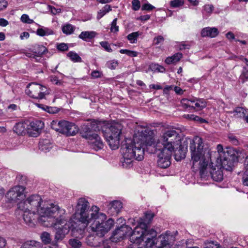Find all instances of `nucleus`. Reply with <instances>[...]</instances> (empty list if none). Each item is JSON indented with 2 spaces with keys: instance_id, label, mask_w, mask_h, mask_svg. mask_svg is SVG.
Returning <instances> with one entry per match:
<instances>
[{
  "instance_id": "nucleus-1",
  "label": "nucleus",
  "mask_w": 248,
  "mask_h": 248,
  "mask_svg": "<svg viewBox=\"0 0 248 248\" xmlns=\"http://www.w3.org/2000/svg\"><path fill=\"white\" fill-rule=\"evenodd\" d=\"M178 135L175 130H168L156 140L152 130L140 127L132 139H125L122 146L123 167L130 168L133 159L142 160L144 158L145 146H153L157 157L158 166L163 169L168 168L170 164L172 152L180 144Z\"/></svg>"
},
{
  "instance_id": "nucleus-2",
  "label": "nucleus",
  "mask_w": 248,
  "mask_h": 248,
  "mask_svg": "<svg viewBox=\"0 0 248 248\" xmlns=\"http://www.w3.org/2000/svg\"><path fill=\"white\" fill-rule=\"evenodd\" d=\"M96 206H92L90 209V204L85 198L78 199L76 207L75 213L73 217L77 220L78 225L72 229L73 234L77 238H82L86 229L90 225L92 231L100 237H103L114 225V220L107 219V216L99 212Z\"/></svg>"
},
{
  "instance_id": "nucleus-3",
  "label": "nucleus",
  "mask_w": 248,
  "mask_h": 248,
  "mask_svg": "<svg viewBox=\"0 0 248 248\" xmlns=\"http://www.w3.org/2000/svg\"><path fill=\"white\" fill-rule=\"evenodd\" d=\"M190 150L193 167L194 169H199L201 177H205L208 170L212 179L215 182L217 181V158L216 156L213 157L209 150H203L202 138L196 136L190 141Z\"/></svg>"
},
{
  "instance_id": "nucleus-4",
  "label": "nucleus",
  "mask_w": 248,
  "mask_h": 248,
  "mask_svg": "<svg viewBox=\"0 0 248 248\" xmlns=\"http://www.w3.org/2000/svg\"><path fill=\"white\" fill-rule=\"evenodd\" d=\"M59 207L57 205L43 201L38 195H31L25 201L17 203L18 210L30 211L32 215L37 214L39 216L38 221L41 224L45 222L48 217L57 214Z\"/></svg>"
},
{
  "instance_id": "nucleus-5",
  "label": "nucleus",
  "mask_w": 248,
  "mask_h": 248,
  "mask_svg": "<svg viewBox=\"0 0 248 248\" xmlns=\"http://www.w3.org/2000/svg\"><path fill=\"white\" fill-rule=\"evenodd\" d=\"M153 217L154 214L152 212H147L143 218L137 220L138 224L130 236L132 245H140L143 242L146 248H153L155 242L157 232L153 229L148 228V225Z\"/></svg>"
},
{
  "instance_id": "nucleus-6",
  "label": "nucleus",
  "mask_w": 248,
  "mask_h": 248,
  "mask_svg": "<svg viewBox=\"0 0 248 248\" xmlns=\"http://www.w3.org/2000/svg\"><path fill=\"white\" fill-rule=\"evenodd\" d=\"M57 212L58 213L55 215L48 217L46 221L42 224L45 227H53L55 229V242L53 244L54 246H57V242L62 240L68 234L70 230H71L72 236H74L73 234L72 229L78 225L77 223L73 222L72 219H68L64 209L59 207ZM75 237H77L76 236Z\"/></svg>"
},
{
  "instance_id": "nucleus-7",
  "label": "nucleus",
  "mask_w": 248,
  "mask_h": 248,
  "mask_svg": "<svg viewBox=\"0 0 248 248\" xmlns=\"http://www.w3.org/2000/svg\"><path fill=\"white\" fill-rule=\"evenodd\" d=\"M105 121L94 120L91 123L92 129L94 131L102 130L107 143L112 150L118 149L120 145V137L122 133V126L119 124L111 125L109 127H103Z\"/></svg>"
},
{
  "instance_id": "nucleus-8",
  "label": "nucleus",
  "mask_w": 248,
  "mask_h": 248,
  "mask_svg": "<svg viewBox=\"0 0 248 248\" xmlns=\"http://www.w3.org/2000/svg\"><path fill=\"white\" fill-rule=\"evenodd\" d=\"M241 152L240 150L232 147L223 148L218 144V161L219 160L220 168L226 170L231 171L234 164L238 162Z\"/></svg>"
},
{
  "instance_id": "nucleus-9",
  "label": "nucleus",
  "mask_w": 248,
  "mask_h": 248,
  "mask_svg": "<svg viewBox=\"0 0 248 248\" xmlns=\"http://www.w3.org/2000/svg\"><path fill=\"white\" fill-rule=\"evenodd\" d=\"M50 125L53 129L67 136L75 135L78 131V128L75 124L65 120H53Z\"/></svg>"
},
{
  "instance_id": "nucleus-10",
  "label": "nucleus",
  "mask_w": 248,
  "mask_h": 248,
  "mask_svg": "<svg viewBox=\"0 0 248 248\" xmlns=\"http://www.w3.org/2000/svg\"><path fill=\"white\" fill-rule=\"evenodd\" d=\"M26 93L31 97L37 99H42L48 94L47 88L45 86L36 83L29 84Z\"/></svg>"
},
{
  "instance_id": "nucleus-11",
  "label": "nucleus",
  "mask_w": 248,
  "mask_h": 248,
  "mask_svg": "<svg viewBox=\"0 0 248 248\" xmlns=\"http://www.w3.org/2000/svg\"><path fill=\"white\" fill-rule=\"evenodd\" d=\"M117 223H121L124 224V220L123 218H119L117 219ZM133 232L132 231V228L129 227L128 225L123 224L119 227H117L115 230L113 232L112 236H111V240L113 242H117L123 239V238L126 235L129 236L130 239V236Z\"/></svg>"
},
{
  "instance_id": "nucleus-12",
  "label": "nucleus",
  "mask_w": 248,
  "mask_h": 248,
  "mask_svg": "<svg viewBox=\"0 0 248 248\" xmlns=\"http://www.w3.org/2000/svg\"><path fill=\"white\" fill-rule=\"evenodd\" d=\"M25 187L21 186H16L10 189L6 195V199L11 203L22 202L25 198Z\"/></svg>"
},
{
  "instance_id": "nucleus-13",
  "label": "nucleus",
  "mask_w": 248,
  "mask_h": 248,
  "mask_svg": "<svg viewBox=\"0 0 248 248\" xmlns=\"http://www.w3.org/2000/svg\"><path fill=\"white\" fill-rule=\"evenodd\" d=\"M47 51V48L43 45H35L33 46L32 50L30 52H27L26 56L35 59L36 62H38L44 53Z\"/></svg>"
},
{
  "instance_id": "nucleus-14",
  "label": "nucleus",
  "mask_w": 248,
  "mask_h": 248,
  "mask_svg": "<svg viewBox=\"0 0 248 248\" xmlns=\"http://www.w3.org/2000/svg\"><path fill=\"white\" fill-rule=\"evenodd\" d=\"M87 138L89 140V143L92 149L98 151L103 148V142L97 134H88Z\"/></svg>"
},
{
  "instance_id": "nucleus-15",
  "label": "nucleus",
  "mask_w": 248,
  "mask_h": 248,
  "mask_svg": "<svg viewBox=\"0 0 248 248\" xmlns=\"http://www.w3.org/2000/svg\"><path fill=\"white\" fill-rule=\"evenodd\" d=\"M23 213V219L25 223L31 227H33L36 222L35 219L37 214H31V212L27 210H21Z\"/></svg>"
},
{
  "instance_id": "nucleus-16",
  "label": "nucleus",
  "mask_w": 248,
  "mask_h": 248,
  "mask_svg": "<svg viewBox=\"0 0 248 248\" xmlns=\"http://www.w3.org/2000/svg\"><path fill=\"white\" fill-rule=\"evenodd\" d=\"M123 207L122 203L119 201H114L109 204L108 213L111 215L118 214Z\"/></svg>"
},
{
  "instance_id": "nucleus-17",
  "label": "nucleus",
  "mask_w": 248,
  "mask_h": 248,
  "mask_svg": "<svg viewBox=\"0 0 248 248\" xmlns=\"http://www.w3.org/2000/svg\"><path fill=\"white\" fill-rule=\"evenodd\" d=\"M202 37H215L217 35V29L216 28L206 27L201 31Z\"/></svg>"
},
{
  "instance_id": "nucleus-18",
  "label": "nucleus",
  "mask_w": 248,
  "mask_h": 248,
  "mask_svg": "<svg viewBox=\"0 0 248 248\" xmlns=\"http://www.w3.org/2000/svg\"><path fill=\"white\" fill-rule=\"evenodd\" d=\"M52 143L47 139L42 140L39 143V149L46 153L49 152L52 149Z\"/></svg>"
},
{
  "instance_id": "nucleus-19",
  "label": "nucleus",
  "mask_w": 248,
  "mask_h": 248,
  "mask_svg": "<svg viewBox=\"0 0 248 248\" xmlns=\"http://www.w3.org/2000/svg\"><path fill=\"white\" fill-rule=\"evenodd\" d=\"M96 35L97 33L94 31H83L78 35V38L85 41H89Z\"/></svg>"
},
{
  "instance_id": "nucleus-20",
  "label": "nucleus",
  "mask_w": 248,
  "mask_h": 248,
  "mask_svg": "<svg viewBox=\"0 0 248 248\" xmlns=\"http://www.w3.org/2000/svg\"><path fill=\"white\" fill-rule=\"evenodd\" d=\"M183 54L180 52H178L171 56H169L166 58L165 62L167 64H175L182 58Z\"/></svg>"
},
{
  "instance_id": "nucleus-21",
  "label": "nucleus",
  "mask_w": 248,
  "mask_h": 248,
  "mask_svg": "<svg viewBox=\"0 0 248 248\" xmlns=\"http://www.w3.org/2000/svg\"><path fill=\"white\" fill-rule=\"evenodd\" d=\"M196 99H187L183 98L181 101L182 106L185 108L191 110L194 108V104L195 103Z\"/></svg>"
},
{
  "instance_id": "nucleus-22",
  "label": "nucleus",
  "mask_w": 248,
  "mask_h": 248,
  "mask_svg": "<svg viewBox=\"0 0 248 248\" xmlns=\"http://www.w3.org/2000/svg\"><path fill=\"white\" fill-rule=\"evenodd\" d=\"M41 244L34 240L27 241L22 244L20 248H41Z\"/></svg>"
},
{
  "instance_id": "nucleus-23",
  "label": "nucleus",
  "mask_w": 248,
  "mask_h": 248,
  "mask_svg": "<svg viewBox=\"0 0 248 248\" xmlns=\"http://www.w3.org/2000/svg\"><path fill=\"white\" fill-rule=\"evenodd\" d=\"M233 115L237 118H244L248 114L247 110L243 107H237L233 111Z\"/></svg>"
},
{
  "instance_id": "nucleus-24",
  "label": "nucleus",
  "mask_w": 248,
  "mask_h": 248,
  "mask_svg": "<svg viewBox=\"0 0 248 248\" xmlns=\"http://www.w3.org/2000/svg\"><path fill=\"white\" fill-rule=\"evenodd\" d=\"M53 33V31L51 29L46 27L39 28L36 31V34L40 36H47Z\"/></svg>"
},
{
  "instance_id": "nucleus-25",
  "label": "nucleus",
  "mask_w": 248,
  "mask_h": 248,
  "mask_svg": "<svg viewBox=\"0 0 248 248\" xmlns=\"http://www.w3.org/2000/svg\"><path fill=\"white\" fill-rule=\"evenodd\" d=\"M112 10V8L109 5H105L101 10L97 12L96 18L99 20L103 17L107 13H108Z\"/></svg>"
},
{
  "instance_id": "nucleus-26",
  "label": "nucleus",
  "mask_w": 248,
  "mask_h": 248,
  "mask_svg": "<svg viewBox=\"0 0 248 248\" xmlns=\"http://www.w3.org/2000/svg\"><path fill=\"white\" fill-rule=\"evenodd\" d=\"M37 105L39 108L49 113L54 114L59 112V109L56 107H48L47 106L39 104H37Z\"/></svg>"
},
{
  "instance_id": "nucleus-27",
  "label": "nucleus",
  "mask_w": 248,
  "mask_h": 248,
  "mask_svg": "<svg viewBox=\"0 0 248 248\" xmlns=\"http://www.w3.org/2000/svg\"><path fill=\"white\" fill-rule=\"evenodd\" d=\"M13 130L18 135H22L25 133L26 128L23 123L16 124L14 127Z\"/></svg>"
},
{
  "instance_id": "nucleus-28",
  "label": "nucleus",
  "mask_w": 248,
  "mask_h": 248,
  "mask_svg": "<svg viewBox=\"0 0 248 248\" xmlns=\"http://www.w3.org/2000/svg\"><path fill=\"white\" fill-rule=\"evenodd\" d=\"M245 165V171L243 176V183L244 185L248 186V156L246 158Z\"/></svg>"
},
{
  "instance_id": "nucleus-29",
  "label": "nucleus",
  "mask_w": 248,
  "mask_h": 248,
  "mask_svg": "<svg viewBox=\"0 0 248 248\" xmlns=\"http://www.w3.org/2000/svg\"><path fill=\"white\" fill-rule=\"evenodd\" d=\"M31 127L33 130L38 131L44 126V124L40 121H35L30 123Z\"/></svg>"
},
{
  "instance_id": "nucleus-30",
  "label": "nucleus",
  "mask_w": 248,
  "mask_h": 248,
  "mask_svg": "<svg viewBox=\"0 0 248 248\" xmlns=\"http://www.w3.org/2000/svg\"><path fill=\"white\" fill-rule=\"evenodd\" d=\"M214 7L212 5L207 4L203 6L202 13L204 17H207L213 12Z\"/></svg>"
},
{
  "instance_id": "nucleus-31",
  "label": "nucleus",
  "mask_w": 248,
  "mask_h": 248,
  "mask_svg": "<svg viewBox=\"0 0 248 248\" xmlns=\"http://www.w3.org/2000/svg\"><path fill=\"white\" fill-rule=\"evenodd\" d=\"M140 34L138 31L130 33L127 36V39L130 43H136L137 41V38Z\"/></svg>"
},
{
  "instance_id": "nucleus-32",
  "label": "nucleus",
  "mask_w": 248,
  "mask_h": 248,
  "mask_svg": "<svg viewBox=\"0 0 248 248\" xmlns=\"http://www.w3.org/2000/svg\"><path fill=\"white\" fill-rule=\"evenodd\" d=\"M151 70L154 72L163 73L165 71V68L158 64L152 63L150 65Z\"/></svg>"
},
{
  "instance_id": "nucleus-33",
  "label": "nucleus",
  "mask_w": 248,
  "mask_h": 248,
  "mask_svg": "<svg viewBox=\"0 0 248 248\" xmlns=\"http://www.w3.org/2000/svg\"><path fill=\"white\" fill-rule=\"evenodd\" d=\"M67 56L74 62H81V58L78 55L73 51L68 52L67 54Z\"/></svg>"
},
{
  "instance_id": "nucleus-34",
  "label": "nucleus",
  "mask_w": 248,
  "mask_h": 248,
  "mask_svg": "<svg viewBox=\"0 0 248 248\" xmlns=\"http://www.w3.org/2000/svg\"><path fill=\"white\" fill-rule=\"evenodd\" d=\"M194 107V109H196V110H201L206 107V103L202 100L196 99Z\"/></svg>"
},
{
  "instance_id": "nucleus-35",
  "label": "nucleus",
  "mask_w": 248,
  "mask_h": 248,
  "mask_svg": "<svg viewBox=\"0 0 248 248\" xmlns=\"http://www.w3.org/2000/svg\"><path fill=\"white\" fill-rule=\"evenodd\" d=\"M41 239L45 244H49L51 241L50 234L47 232H44L41 234Z\"/></svg>"
},
{
  "instance_id": "nucleus-36",
  "label": "nucleus",
  "mask_w": 248,
  "mask_h": 248,
  "mask_svg": "<svg viewBox=\"0 0 248 248\" xmlns=\"http://www.w3.org/2000/svg\"><path fill=\"white\" fill-rule=\"evenodd\" d=\"M248 80V70L246 67L243 68L242 74L239 77V80L243 83Z\"/></svg>"
},
{
  "instance_id": "nucleus-37",
  "label": "nucleus",
  "mask_w": 248,
  "mask_h": 248,
  "mask_svg": "<svg viewBox=\"0 0 248 248\" xmlns=\"http://www.w3.org/2000/svg\"><path fill=\"white\" fill-rule=\"evenodd\" d=\"M184 3V0H172L170 2V7L173 8H178L182 6Z\"/></svg>"
},
{
  "instance_id": "nucleus-38",
  "label": "nucleus",
  "mask_w": 248,
  "mask_h": 248,
  "mask_svg": "<svg viewBox=\"0 0 248 248\" xmlns=\"http://www.w3.org/2000/svg\"><path fill=\"white\" fill-rule=\"evenodd\" d=\"M62 31L66 34H71L74 31V27L71 24H67L63 26Z\"/></svg>"
},
{
  "instance_id": "nucleus-39",
  "label": "nucleus",
  "mask_w": 248,
  "mask_h": 248,
  "mask_svg": "<svg viewBox=\"0 0 248 248\" xmlns=\"http://www.w3.org/2000/svg\"><path fill=\"white\" fill-rule=\"evenodd\" d=\"M69 244L71 248H79L81 246V242L76 239H70Z\"/></svg>"
},
{
  "instance_id": "nucleus-40",
  "label": "nucleus",
  "mask_w": 248,
  "mask_h": 248,
  "mask_svg": "<svg viewBox=\"0 0 248 248\" xmlns=\"http://www.w3.org/2000/svg\"><path fill=\"white\" fill-rule=\"evenodd\" d=\"M118 65V62L115 60L109 61L106 63L107 67L111 70L116 69Z\"/></svg>"
},
{
  "instance_id": "nucleus-41",
  "label": "nucleus",
  "mask_w": 248,
  "mask_h": 248,
  "mask_svg": "<svg viewBox=\"0 0 248 248\" xmlns=\"http://www.w3.org/2000/svg\"><path fill=\"white\" fill-rule=\"evenodd\" d=\"M117 18H114L111 23L110 31L116 33L119 31V26L117 25Z\"/></svg>"
},
{
  "instance_id": "nucleus-42",
  "label": "nucleus",
  "mask_w": 248,
  "mask_h": 248,
  "mask_svg": "<svg viewBox=\"0 0 248 248\" xmlns=\"http://www.w3.org/2000/svg\"><path fill=\"white\" fill-rule=\"evenodd\" d=\"M101 46L108 52H112V49H111L109 44L107 41H102L100 42Z\"/></svg>"
},
{
  "instance_id": "nucleus-43",
  "label": "nucleus",
  "mask_w": 248,
  "mask_h": 248,
  "mask_svg": "<svg viewBox=\"0 0 248 248\" xmlns=\"http://www.w3.org/2000/svg\"><path fill=\"white\" fill-rule=\"evenodd\" d=\"M21 21L25 23L31 24L34 23V21L29 18V16L27 14H23L20 18Z\"/></svg>"
},
{
  "instance_id": "nucleus-44",
  "label": "nucleus",
  "mask_w": 248,
  "mask_h": 248,
  "mask_svg": "<svg viewBox=\"0 0 248 248\" xmlns=\"http://www.w3.org/2000/svg\"><path fill=\"white\" fill-rule=\"evenodd\" d=\"M57 48L60 51H64L67 50L68 47L66 44L62 43L57 45Z\"/></svg>"
},
{
  "instance_id": "nucleus-45",
  "label": "nucleus",
  "mask_w": 248,
  "mask_h": 248,
  "mask_svg": "<svg viewBox=\"0 0 248 248\" xmlns=\"http://www.w3.org/2000/svg\"><path fill=\"white\" fill-rule=\"evenodd\" d=\"M48 9L50 11L52 14L53 15H57V14H59L61 12L62 10L60 8H56L52 6L48 5Z\"/></svg>"
},
{
  "instance_id": "nucleus-46",
  "label": "nucleus",
  "mask_w": 248,
  "mask_h": 248,
  "mask_svg": "<svg viewBox=\"0 0 248 248\" xmlns=\"http://www.w3.org/2000/svg\"><path fill=\"white\" fill-rule=\"evenodd\" d=\"M228 138L231 143L234 145H238L239 144L238 140L237 139L235 136L232 134H230L228 136Z\"/></svg>"
},
{
  "instance_id": "nucleus-47",
  "label": "nucleus",
  "mask_w": 248,
  "mask_h": 248,
  "mask_svg": "<svg viewBox=\"0 0 248 248\" xmlns=\"http://www.w3.org/2000/svg\"><path fill=\"white\" fill-rule=\"evenodd\" d=\"M132 4V8L135 11L139 10L140 7V3L139 0H133Z\"/></svg>"
},
{
  "instance_id": "nucleus-48",
  "label": "nucleus",
  "mask_w": 248,
  "mask_h": 248,
  "mask_svg": "<svg viewBox=\"0 0 248 248\" xmlns=\"http://www.w3.org/2000/svg\"><path fill=\"white\" fill-rule=\"evenodd\" d=\"M50 81L54 84L56 85H60L62 84V81L59 80L57 77L54 76H51L50 77Z\"/></svg>"
},
{
  "instance_id": "nucleus-49",
  "label": "nucleus",
  "mask_w": 248,
  "mask_h": 248,
  "mask_svg": "<svg viewBox=\"0 0 248 248\" xmlns=\"http://www.w3.org/2000/svg\"><path fill=\"white\" fill-rule=\"evenodd\" d=\"M164 40V39L163 36L159 35L154 39V43L155 45H158L159 44L163 42Z\"/></svg>"
},
{
  "instance_id": "nucleus-50",
  "label": "nucleus",
  "mask_w": 248,
  "mask_h": 248,
  "mask_svg": "<svg viewBox=\"0 0 248 248\" xmlns=\"http://www.w3.org/2000/svg\"><path fill=\"white\" fill-rule=\"evenodd\" d=\"M102 75V73L97 70H94L91 73V76L93 78H100Z\"/></svg>"
},
{
  "instance_id": "nucleus-51",
  "label": "nucleus",
  "mask_w": 248,
  "mask_h": 248,
  "mask_svg": "<svg viewBox=\"0 0 248 248\" xmlns=\"http://www.w3.org/2000/svg\"><path fill=\"white\" fill-rule=\"evenodd\" d=\"M155 7L150 3L144 4L142 7V10L151 11Z\"/></svg>"
},
{
  "instance_id": "nucleus-52",
  "label": "nucleus",
  "mask_w": 248,
  "mask_h": 248,
  "mask_svg": "<svg viewBox=\"0 0 248 248\" xmlns=\"http://www.w3.org/2000/svg\"><path fill=\"white\" fill-rule=\"evenodd\" d=\"M225 35H226V37L228 40H229L230 41H232L233 40H235V35L233 34V33L232 32V31H229L228 32H227L226 34Z\"/></svg>"
},
{
  "instance_id": "nucleus-53",
  "label": "nucleus",
  "mask_w": 248,
  "mask_h": 248,
  "mask_svg": "<svg viewBox=\"0 0 248 248\" xmlns=\"http://www.w3.org/2000/svg\"><path fill=\"white\" fill-rule=\"evenodd\" d=\"M174 91L177 94L179 95L183 94L184 91L180 87L178 86H173Z\"/></svg>"
},
{
  "instance_id": "nucleus-54",
  "label": "nucleus",
  "mask_w": 248,
  "mask_h": 248,
  "mask_svg": "<svg viewBox=\"0 0 248 248\" xmlns=\"http://www.w3.org/2000/svg\"><path fill=\"white\" fill-rule=\"evenodd\" d=\"M7 2L5 0L0 1V11L5 9L7 6Z\"/></svg>"
},
{
  "instance_id": "nucleus-55",
  "label": "nucleus",
  "mask_w": 248,
  "mask_h": 248,
  "mask_svg": "<svg viewBox=\"0 0 248 248\" xmlns=\"http://www.w3.org/2000/svg\"><path fill=\"white\" fill-rule=\"evenodd\" d=\"M178 48L180 50L188 49L189 48V45L185 43H182L178 46Z\"/></svg>"
},
{
  "instance_id": "nucleus-56",
  "label": "nucleus",
  "mask_w": 248,
  "mask_h": 248,
  "mask_svg": "<svg viewBox=\"0 0 248 248\" xmlns=\"http://www.w3.org/2000/svg\"><path fill=\"white\" fill-rule=\"evenodd\" d=\"M173 89V86H166L163 89V93L165 94H168L170 91L172 90Z\"/></svg>"
},
{
  "instance_id": "nucleus-57",
  "label": "nucleus",
  "mask_w": 248,
  "mask_h": 248,
  "mask_svg": "<svg viewBox=\"0 0 248 248\" xmlns=\"http://www.w3.org/2000/svg\"><path fill=\"white\" fill-rule=\"evenodd\" d=\"M30 36V34L28 32L24 31L21 33L20 38L21 40L28 39Z\"/></svg>"
},
{
  "instance_id": "nucleus-58",
  "label": "nucleus",
  "mask_w": 248,
  "mask_h": 248,
  "mask_svg": "<svg viewBox=\"0 0 248 248\" xmlns=\"http://www.w3.org/2000/svg\"><path fill=\"white\" fill-rule=\"evenodd\" d=\"M192 120L197 122H199L200 123H203L204 122H205V120L201 118L200 117L195 115H194V118H193Z\"/></svg>"
},
{
  "instance_id": "nucleus-59",
  "label": "nucleus",
  "mask_w": 248,
  "mask_h": 248,
  "mask_svg": "<svg viewBox=\"0 0 248 248\" xmlns=\"http://www.w3.org/2000/svg\"><path fill=\"white\" fill-rule=\"evenodd\" d=\"M8 24V21L4 19L0 18V26L2 27H5Z\"/></svg>"
},
{
  "instance_id": "nucleus-60",
  "label": "nucleus",
  "mask_w": 248,
  "mask_h": 248,
  "mask_svg": "<svg viewBox=\"0 0 248 248\" xmlns=\"http://www.w3.org/2000/svg\"><path fill=\"white\" fill-rule=\"evenodd\" d=\"M6 240L0 236V248H2L6 245Z\"/></svg>"
},
{
  "instance_id": "nucleus-61",
  "label": "nucleus",
  "mask_w": 248,
  "mask_h": 248,
  "mask_svg": "<svg viewBox=\"0 0 248 248\" xmlns=\"http://www.w3.org/2000/svg\"><path fill=\"white\" fill-rule=\"evenodd\" d=\"M149 87L151 89H155V90H160L162 89V87L158 84H150L149 85Z\"/></svg>"
},
{
  "instance_id": "nucleus-62",
  "label": "nucleus",
  "mask_w": 248,
  "mask_h": 248,
  "mask_svg": "<svg viewBox=\"0 0 248 248\" xmlns=\"http://www.w3.org/2000/svg\"><path fill=\"white\" fill-rule=\"evenodd\" d=\"M138 54V52L137 51L129 50L128 56L129 57H134L137 56Z\"/></svg>"
},
{
  "instance_id": "nucleus-63",
  "label": "nucleus",
  "mask_w": 248,
  "mask_h": 248,
  "mask_svg": "<svg viewBox=\"0 0 248 248\" xmlns=\"http://www.w3.org/2000/svg\"><path fill=\"white\" fill-rule=\"evenodd\" d=\"M150 18V16L149 15H146L140 16L139 19L141 21H145L149 20Z\"/></svg>"
},
{
  "instance_id": "nucleus-64",
  "label": "nucleus",
  "mask_w": 248,
  "mask_h": 248,
  "mask_svg": "<svg viewBox=\"0 0 248 248\" xmlns=\"http://www.w3.org/2000/svg\"><path fill=\"white\" fill-rule=\"evenodd\" d=\"M218 182L221 181L223 180V173H222V170H218Z\"/></svg>"
}]
</instances>
